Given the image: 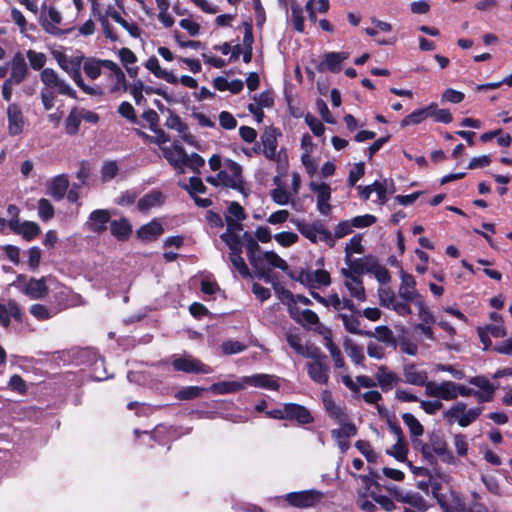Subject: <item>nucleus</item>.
Returning <instances> with one entry per match:
<instances>
[{
  "label": "nucleus",
  "instance_id": "nucleus-50",
  "mask_svg": "<svg viewBox=\"0 0 512 512\" xmlns=\"http://www.w3.org/2000/svg\"><path fill=\"white\" fill-rule=\"evenodd\" d=\"M40 233H41L40 226L36 222H33V221L22 222V229L20 231V235H22L24 240L32 241Z\"/></svg>",
  "mask_w": 512,
  "mask_h": 512
},
{
  "label": "nucleus",
  "instance_id": "nucleus-37",
  "mask_svg": "<svg viewBox=\"0 0 512 512\" xmlns=\"http://www.w3.org/2000/svg\"><path fill=\"white\" fill-rule=\"evenodd\" d=\"M229 260L235 270L238 271L243 278L247 279L252 277L250 270L242 257V251L230 252Z\"/></svg>",
  "mask_w": 512,
  "mask_h": 512
},
{
  "label": "nucleus",
  "instance_id": "nucleus-33",
  "mask_svg": "<svg viewBox=\"0 0 512 512\" xmlns=\"http://www.w3.org/2000/svg\"><path fill=\"white\" fill-rule=\"evenodd\" d=\"M433 107L434 106L428 105L427 107L419 108V109L414 110L412 113H410L409 115L405 116L401 120L400 126L401 127H406V126H409V125H416V124H419V123L423 122L425 119L430 117L431 109Z\"/></svg>",
  "mask_w": 512,
  "mask_h": 512
},
{
  "label": "nucleus",
  "instance_id": "nucleus-10",
  "mask_svg": "<svg viewBox=\"0 0 512 512\" xmlns=\"http://www.w3.org/2000/svg\"><path fill=\"white\" fill-rule=\"evenodd\" d=\"M339 429L331 430V437L337 442L342 452H346L350 447L349 439L357 434L356 425L349 420L338 423Z\"/></svg>",
  "mask_w": 512,
  "mask_h": 512
},
{
  "label": "nucleus",
  "instance_id": "nucleus-59",
  "mask_svg": "<svg viewBox=\"0 0 512 512\" xmlns=\"http://www.w3.org/2000/svg\"><path fill=\"white\" fill-rule=\"evenodd\" d=\"M40 79L45 89L52 90L53 86L60 80L56 71L52 68H45L40 73Z\"/></svg>",
  "mask_w": 512,
  "mask_h": 512
},
{
  "label": "nucleus",
  "instance_id": "nucleus-58",
  "mask_svg": "<svg viewBox=\"0 0 512 512\" xmlns=\"http://www.w3.org/2000/svg\"><path fill=\"white\" fill-rule=\"evenodd\" d=\"M430 106H434L431 109L430 117H433L435 122L445 124L452 122L453 117L448 109H438V105L436 103H431Z\"/></svg>",
  "mask_w": 512,
  "mask_h": 512
},
{
  "label": "nucleus",
  "instance_id": "nucleus-15",
  "mask_svg": "<svg viewBox=\"0 0 512 512\" xmlns=\"http://www.w3.org/2000/svg\"><path fill=\"white\" fill-rule=\"evenodd\" d=\"M11 72L7 80L15 84H21L29 75V68L22 52L18 51L14 54L10 62Z\"/></svg>",
  "mask_w": 512,
  "mask_h": 512
},
{
  "label": "nucleus",
  "instance_id": "nucleus-16",
  "mask_svg": "<svg viewBox=\"0 0 512 512\" xmlns=\"http://www.w3.org/2000/svg\"><path fill=\"white\" fill-rule=\"evenodd\" d=\"M161 150L168 163L178 170L179 173L183 172V160L186 158V150L177 142H174L172 147H162Z\"/></svg>",
  "mask_w": 512,
  "mask_h": 512
},
{
  "label": "nucleus",
  "instance_id": "nucleus-41",
  "mask_svg": "<svg viewBox=\"0 0 512 512\" xmlns=\"http://www.w3.org/2000/svg\"><path fill=\"white\" fill-rule=\"evenodd\" d=\"M261 256L263 259V265H265V263H267L268 265H270L274 268L281 269L282 271L286 272L287 274L289 273L288 272L289 267H288L286 261L284 259H282L275 251H266L263 254H261Z\"/></svg>",
  "mask_w": 512,
  "mask_h": 512
},
{
  "label": "nucleus",
  "instance_id": "nucleus-8",
  "mask_svg": "<svg viewBox=\"0 0 512 512\" xmlns=\"http://www.w3.org/2000/svg\"><path fill=\"white\" fill-rule=\"evenodd\" d=\"M429 447L432 448L434 455L448 465H456L457 459L448 447V443L441 432H433L428 436Z\"/></svg>",
  "mask_w": 512,
  "mask_h": 512
},
{
  "label": "nucleus",
  "instance_id": "nucleus-27",
  "mask_svg": "<svg viewBox=\"0 0 512 512\" xmlns=\"http://www.w3.org/2000/svg\"><path fill=\"white\" fill-rule=\"evenodd\" d=\"M403 374L405 377V382L411 385L426 387L427 383L429 382L427 372L424 370H418L416 365L413 363L404 366Z\"/></svg>",
  "mask_w": 512,
  "mask_h": 512
},
{
  "label": "nucleus",
  "instance_id": "nucleus-4",
  "mask_svg": "<svg viewBox=\"0 0 512 512\" xmlns=\"http://www.w3.org/2000/svg\"><path fill=\"white\" fill-rule=\"evenodd\" d=\"M324 494L315 489L290 492L284 496L289 506L299 509H307L317 506L323 499Z\"/></svg>",
  "mask_w": 512,
  "mask_h": 512
},
{
  "label": "nucleus",
  "instance_id": "nucleus-23",
  "mask_svg": "<svg viewBox=\"0 0 512 512\" xmlns=\"http://www.w3.org/2000/svg\"><path fill=\"white\" fill-rule=\"evenodd\" d=\"M111 235L120 242L129 240L132 235V224L126 217L111 220L109 225Z\"/></svg>",
  "mask_w": 512,
  "mask_h": 512
},
{
  "label": "nucleus",
  "instance_id": "nucleus-44",
  "mask_svg": "<svg viewBox=\"0 0 512 512\" xmlns=\"http://www.w3.org/2000/svg\"><path fill=\"white\" fill-rule=\"evenodd\" d=\"M408 451L409 449L406 440L398 439L392 448L387 450L386 453L394 457L399 462H406Z\"/></svg>",
  "mask_w": 512,
  "mask_h": 512
},
{
  "label": "nucleus",
  "instance_id": "nucleus-21",
  "mask_svg": "<svg viewBox=\"0 0 512 512\" xmlns=\"http://www.w3.org/2000/svg\"><path fill=\"white\" fill-rule=\"evenodd\" d=\"M164 232V228L159 219L154 218L150 222L142 225L137 231L138 239L146 242L155 241Z\"/></svg>",
  "mask_w": 512,
  "mask_h": 512
},
{
  "label": "nucleus",
  "instance_id": "nucleus-19",
  "mask_svg": "<svg viewBox=\"0 0 512 512\" xmlns=\"http://www.w3.org/2000/svg\"><path fill=\"white\" fill-rule=\"evenodd\" d=\"M307 373L311 380L317 384L326 385L329 381L330 367L327 360L318 362H307Z\"/></svg>",
  "mask_w": 512,
  "mask_h": 512
},
{
  "label": "nucleus",
  "instance_id": "nucleus-40",
  "mask_svg": "<svg viewBox=\"0 0 512 512\" xmlns=\"http://www.w3.org/2000/svg\"><path fill=\"white\" fill-rule=\"evenodd\" d=\"M377 380L382 390L386 392L390 390L392 385L397 383L400 379L394 372H386L385 366H380L377 374Z\"/></svg>",
  "mask_w": 512,
  "mask_h": 512
},
{
  "label": "nucleus",
  "instance_id": "nucleus-29",
  "mask_svg": "<svg viewBox=\"0 0 512 512\" xmlns=\"http://www.w3.org/2000/svg\"><path fill=\"white\" fill-rule=\"evenodd\" d=\"M145 67L159 79H164L170 84L178 83V78L172 72H168L160 67L159 61L155 56L148 58L145 63Z\"/></svg>",
  "mask_w": 512,
  "mask_h": 512
},
{
  "label": "nucleus",
  "instance_id": "nucleus-6",
  "mask_svg": "<svg viewBox=\"0 0 512 512\" xmlns=\"http://www.w3.org/2000/svg\"><path fill=\"white\" fill-rule=\"evenodd\" d=\"M464 402H458L445 412V417L454 418L458 425L467 427L475 422L483 411V407H474L466 410Z\"/></svg>",
  "mask_w": 512,
  "mask_h": 512
},
{
  "label": "nucleus",
  "instance_id": "nucleus-18",
  "mask_svg": "<svg viewBox=\"0 0 512 512\" xmlns=\"http://www.w3.org/2000/svg\"><path fill=\"white\" fill-rule=\"evenodd\" d=\"M62 21V16L59 13V11L55 7H50L48 9L47 15L44 16V19L42 21V26L44 30L54 36H62L66 33H68L69 29H61L58 27V25Z\"/></svg>",
  "mask_w": 512,
  "mask_h": 512
},
{
  "label": "nucleus",
  "instance_id": "nucleus-48",
  "mask_svg": "<svg viewBox=\"0 0 512 512\" xmlns=\"http://www.w3.org/2000/svg\"><path fill=\"white\" fill-rule=\"evenodd\" d=\"M26 56L33 70L42 71L43 69H45L44 66L47 61V56L43 52H37L35 50L29 49L26 52Z\"/></svg>",
  "mask_w": 512,
  "mask_h": 512
},
{
  "label": "nucleus",
  "instance_id": "nucleus-9",
  "mask_svg": "<svg viewBox=\"0 0 512 512\" xmlns=\"http://www.w3.org/2000/svg\"><path fill=\"white\" fill-rule=\"evenodd\" d=\"M24 313L20 305L14 299H8L6 303H0V326L7 329L11 319L17 323L23 322Z\"/></svg>",
  "mask_w": 512,
  "mask_h": 512
},
{
  "label": "nucleus",
  "instance_id": "nucleus-5",
  "mask_svg": "<svg viewBox=\"0 0 512 512\" xmlns=\"http://www.w3.org/2000/svg\"><path fill=\"white\" fill-rule=\"evenodd\" d=\"M248 260L255 269L258 278L263 279L266 283H272L271 270L263 265V259L260 253L258 240L254 237L245 244Z\"/></svg>",
  "mask_w": 512,
  "mask_h": 512
},
{
  "label": "nucleus",
  "instance_id": "nucleus-34",
  "mask_svg": "<svg viewBox=\"0 0 512 512\" xmlns=\"http://www.w3.org/2000/svg\"><path fill=\"white\" fill-rule=\"evenodd\" d=\"M243 389V385L236 381H222L213 383L207 391L212 392L215 395L231 394Z\"/></svg>",
  "mask_w": 512,
  "mask_h": 512
},
{
  "label": "nucleus",
  "instance_id": "nucleus-64",
  "mask_svg": "<svg viewBox=\"0 0 512 512\" xmlns=\"http://www.w3.org/2000/svg\"><path fill=\"white\" fill-rule=\"evenodd\" d=\"M183 161L184 165L188 166L196 174H199L200 168L205 165L204 158L197 153H192L191 155L186 153V158Z\"/></svg>",
  "mask_w": 512,
  "mask_h": 512
},
{
  "label": "nucleus",
  "instance_id": "nucleus-32",
  "mask_svg": "<svg viewBox=\"0 0 512 512\" xmlns=\"http://www.w3.org/2000/svg\"><path fill=\"white\" fill-rule=\"evenodd\" d=\"M70 294L71 291L67 287H62L59 291H56L52 297H51V303L54 305L55 311L54 314L67 309L70 307L71 300H70Z\"/></svg>",
  "mask_w": 512,
  "mask_h": 512
},
{
  "label": "nucleus",
  "instance_id": "nucleus-45",
  "mask_svg": "<svg viewBox=\"0 0 512 512\" xmlns=\"http://www.w3.org/2000/svg\"><path fill=\"white\" fill-rule=\"evenodd\" d=\"M304 15L302 7L297 3H292L291 5V21L293 24V28L299 32H305V24H304Z\"/></svg>",
  "mask_w": 512,
  "mask_h": 512
},
{
  "label": "nucleus",
  "instance_id": "nucleus-60",
  "mask_svg": "<svg viewBox=\"0 0 512 512\" xmlns=\"http://www.w3.org/2000/svg\"><path fill=\"white\" fill-rule=\"evenodd\" d=\"M221 349L223 354L232 355L245 351L247 345L237 340H227L222 343Z\"/></svg>",
  "mask_w": 512,
  "mask_h": 512
},
{
  "label": "nucleus",
  "instance_id": "nucleus-13",
  "mask_svg": "<svg viewBox=\"0 0 512 512\" xmlns=\"http://www.w3.org/2000/svg\"><path fill=\"white\" fill-rule=\"evenodd\" d=\"M8 133L10 136L20 135L25 126V118L20 106L11 103L7 107Z\"/></svg>",
  "mask_w": 512,
  "mask_h": 512
},
{
  "label": "nucleus",
  "instance_id": "nucleus-56",
  "mask_svg": "<svg viewBox=\"0 0 512 512\" xmlns=\"http://www.w3.org/2000/svg\"><path fill=\"white\" fill-rule=\"evenodd\" d=\"M38 214L43 221H48L54 217L55 210L48 199L41 198L38 201Z\"/></svg>",
  "mask_w": 512,
  "mask_h": 512
},
{
  "label": "nucleus",
  "instance_id": "nucleus-55",
  "mask_svg": "<svg viewBox=\"0 0 512 512\" xmlns=\"http://www.w3.org/2000/svg\"><path fill=\"white\" fill-rule=\"evenodd\" d=\"M119 172L118 164L115 160L105 161L101 167L102 181L114 179Z\"/></svg>",
  "mask_w": 512,
  "mask_h": 512
},
{
  "label": "nucleus",
  "instance_id": "nucleus-11",
  "mask_svg": "<svg viewBox=\"0 0 512 512\" xmlns=\"http://www.w3.org/2000/svg\"><path fill=\"white\" fill-rule=\"evenodd\" d=\"M284 412L286 421L296 422L298 425H307L314 422V417L310 410L297 403H285Z\"/></svg>",
  "mask_w": 512,
  "mask_h": 512
},
{
  "label": "nucleus",
  "instance_id": "nucleus-53",
  "mask_svg": "<svg viewBox=\"0 0 512 512\" xmlns=\"http://www.w3.org/2000/svg\"><path fill=\"white\" fill-rule=\"evenodd\" d=\"M169 116L166 119L165 125L169 129L176 130L178 133H184L188 130V126L184 123L179 115L174 113L172 110L167 109Z\"/></svg>",
  "mask_w": 512,
  "mask_h": 512
},
{
  "label": "nucleus",
  "instance_id": "nucleus-36",
  "mask_svg": "<svg viewBox=\"0 0 512 512\" xmlns=\"http://www.w3.org/2000/svg\"><path fill=\"white\" fill-rule=\"evenodd\" d=\"M344 350L346 354L351 358V360L356 364L360 365L363 363L365 356L363 352V348L356 344L350 338H345L343 342Z\"/></svg>",
  "mask_w": 512,
  "mask_h": 512
},
{
  "label": "nucleus",
  "instance_id": "nucleus-63",
  "mask_svg": "<svg viewBox=\"0 0 512 512\" xmlns=\"http://www.w3.org/2000/svg\"><path fill=\"white\" fill-rule=\"evenodd\" d=\"M139 196V192L136 189H128L123 191L118 198L115 199V203L118 206H130L135 203Z\"/></svg>",
  "mask_w": 512,
  "mask_h": 512
},
{
  "label": "nucleus",
  "instance_id": "nucleus-47",
  "mask_svg": "<svg viewBox=\"0 0 512 512\" xmlns=\"http://www.w3.org/2000/svg\"><path fill=\"white\" fill-rule=\"evenodd\" d=\"M309 188L311 191H313L317 194V201L329 202V200L331 198L332 190H331V187L327 183H325V182L316 183L314 181H311L309 183Z\"/></svg>",
  "mask_w": 512,
  "mask_h": 512
},
{
  "label": "nucleus",
  "instance_id": "nucleus-52",
  "mask_svg": "<svg viewBox=\"0 0 512 512\" xmlns=\"http://www.w3.org/2000/svg\"><path fill=\"white\" fill-rule=\"evenodd\" d=\"M222 241L229 247L230 252L242 251L243 242L238 233L225 232L221 236Z\"/></svg>",
  "mask_w": 512,
  "mask_h": 512
},
{
  "label": "nucleus",
  "instance_id": "nucleus-20",
  "mask_svg": "<svg viewBox=\"0 0 512 512\" xmlns=\"http://www.w3.org/2000/svg\"><path fill=\"white\" fill-rule=\"evenodd\" d=\"M401 284L399 287V296L405 300L414 302L420 295L416 291V280L413 275L406 273L403 269L400 271Z\"/></svg>",
  "mask_w": 512,
  "mask_h": 512
},
{
  "label": "nucleus",
  "instance_id": "nucleus-25",
  "mask_svg": "<svg viewBox=\"0 0 512 512\" xmlns=\"http://www.w3.org/2000/svg\"><path fill=\"white\" fill-rule=\"evenodd\" d=\"M378 258L374 255H365L362 258L350 259L346 264L354 274L363 275L364 273H372Z\"/></svg>",
  "mask_w": 512,
  "mask_h": 512
},
{
  "label": "nucleus",
  "instance_id": "nucleus-38",
  "mask_svg": "<svg viewBox=\"0 0 512 512\" xmlns=\"http://www.w3.org/2000/svg\"><path fill=\"white\" fill-rule=\"evenodd\" d=\"M249 383L255 387H261L270 390H278L279 384L272 376L267 374H257L249 379Z\"/></svg>",
  "mask_w": 512,
  "mask_h": 512
},
{
  "label": "nucleus",
  "instance_id": "nucleus-28",
  "mask_svg": "<svg viewBox=\"0 0 512 512\" xmlns=\"http://www.w3.org/2000/svg\"><path fill=\"white\" fill-rule=\"evenodd\" d=\"M164 204V195L159 190H152L141 197L137 202V209L140 212H147L151 208L160 207Z\"/></svg>",
  "mask_w": 512,
  "mask_h": 512
},
{
  "label": "nucleus",
  "instance_id": "nucleus-46",
  "mask_svg": "<svg viewBox=\"0 0 512 512\" xmlns=\"http://www.w3.org/2000/svg\"><path fill=\"white\" fill-rule=\"evenodd\" d=\"M400 502L409 504L420 511H425L427 508L425 499L421 494L417 492L404 493L403 497L400 499Z\"/></svg>",
  "mask_w": 512,
  "mask_h": 512
},
{
  "label": "nucleus",
  "instance_id": "nucleus-17",
  "mask_svg": "<svg viewBox=\"0 0 512 512\" xmlns=\"http://www.w3.org/2000/svg\"><path fill=\"white\" fill-rule=\"evenodd\" d=\"M347 52H328L324 54V60L317 65V70L323 72L328 70L332 73L341 71V64L348 58Z\"/></svg>",
  "mask_w": 512,
  "mask_h": 512
},
{
  "label": "nucleus",
  "instance_id": "nucleus-7",
  "mask_svg": "<svg viewBox=\"0 0 512 512\" xmlns=\"http://www.w3.org/2000/svg\"><path fill=\"white\" fill-rule=\"evenodd\" d=\"M172 366L175 371L187 374H210L212 372L209 365L192 356L175 357L172 360Z\"/></svg>",
  "mask_w": 512,
  "mask_h": 512
},
{
  "label": "nucleus",
  "instance_id": "nucleus-35",
  "mask_svg": "<svg viewBox=\"0 0 512 512\" xmlns=\"http://www.w3.org/2000/svg\"><path fill=\"white\" fill-rule=\"evenodd\" d=\"M81 122L78 107H73L64 122L65 133L69 136H76L79 133Z\"/></svg>",
  "mask_w": 512,
  "mask_h": 512
},
{
  "label": "nucleus",
  "instance_id": "nucleus-51",
  "mask_svg": "<svg viewBox=\"0 0 512 512\" xmlns=\"http://www.w3.org/2000/svg\"><path fill=\"white\" fill-rule=\"evenodd\" d=\"M191 197L196 196V193L204 194L207 191V187L204 185L201 178L192 176L189 178V184L182 186Z\"/></svg>",
  "mask_w": 512,
  "mask_h": 512
},
{
  "label": "nucleus",
  "instance_id": "nucleus-61",
  "mask_svg": "<svg viewBox=\"0 0 512 512\" xmlns=\"http://www.w3.org/2000/svg\"><path fill=\"white\" fill-rule=\"evenodd\" d=\"M117 112L132 124H137L138 119L132 104L128 101H123L119 106Z\"/></svg>",
  "mask_w": 512,
  "mask_h": 512
},
{
  "label": "nucleus",
  "instance_id": "nucleus-24",
  "mask_svg": "<svg viewBox=\"0 0 512 512\" xmlns=\"http://www.w3.org/2000/svg\"><path fill=\"white\" fill-rule=\"evenodd\" d=\"M277 136H281L279 128L269 127L261 135L263 154L267 159H273L277 149Z\"/></svg>",
  "mask_w": 512,
  "mask_h": 512
},
{
  "label": "nucleus",
  "instance_id": "nucleus-2",
  "mask_svg": "<svg viewBox=\"0 0 512 512\" xmlns=\"http://www.w3.org/2000/svg\"><path fill=\"white\" fill-rule=\"evenodd\" d=\"M468 383L478 387L481 392L455 383L456 397L458 395L463 397L474 396L477 398L479 403L490 402L493 400L496 387L488 380V378L482 375L474 376L468 379Z\"/></svg>",
  "mask_w": 512,
  "mask_h": 512
},
{
  "label": "nucleus",
  "instance_id": "nucleus-22",
  "mask_svg": "<svg viewBox=\"0 0 512 512\" xmlns=\"http://www.w3.org/2000/svg\"><path fill=\"white\" fill-rule=\"evenodd\" d=\"M322 402L327 414L336 423L349 420V415L346 413L345 409L336 404L330 392L324 391Z\"/></svg>",
  "mask_w": 512,
  "mask_h": 512
},
{
  "label": "nucleus",
  "instance_id": "nucleus-42",
  "mask_svg": "<svg viewBox=\"0 0 512 512\" xmlns=\"http://www.w3.org/2000/svg\"><path fill=\"white\" fill-rule=\"evenodd\" d=\"M204 391H207V388L199 386H187L178 390L175 394V397L180 401L193 400L200 397Z\"/></svg>",
  "mask_w": 512,
  "mask_h": 512
},
{
  "label": "nucleus",
  "instance_id": "nucleus-43",
  "mask_svg": "<svg viewBox=\"0 0 512 512\" xmlns=\"http://www.w3.org/2000/svg\"><path fill=\"white\" fill-rule=\"evenodd\" d=\"M345 286L352 297L356 298L360 302L366 300L365 288L361 277H353V282L345 281Z\"/></svg>",
  "mask_w": 512,
  "mask_h": 512
},
{
  "label": "nucleus",
  "instance_id": "nucleus-57",
  "mask_svg": "<svg viewBox=\"0 0 512 512\" xmlns=\"http://www.w3.org/2000/svg\"><path fill=\"white\" fill-rule=\"evenodd\" d=\"M271 160L277 163V170L279 175H285L289 168V160L286 149L281 148L278 152L276 151L275 157Z\"/></svg>",
  "mask_w": 512,
  "mask_h": 512
},
{
  "label": "nucleus",
  "instance_id": "nucleus-49",
  "mask_svg": "<svg viewBox=\"0 0 512 512\" xmlns=\"http://www.w3.org/2000/svg\"><path fill=\"white\" fill-rule=\"evenodd\" d=\"M364 248L362 246V235L356 234L354 235L350 241L345 246V262L352 259V253H363Z\"/></svg>",
  "mask_w": 512,
  "mask_h": 512
},
{
  "label": "nucleus",
  "instance_id": "nucleus-62",
  "mask_svg": "<svg viewBox=\"0 0 512 512\" xmlns=\"http://www.w3.org/2000/svg\"><path fill=\"white\" fill-rule=\"evenodd\" d=\"M299 232L309 239L312 243H317V234L319 232V224L299 223L297 225Z\"/></svg>",
  "mask_w": 512,
  "mask_h": 512
},
{
  "label": "nucleus",
  "instance_id": "nucleus-31",
  "mask_svg": "<svg viewBox=\"0 0 512 512\" xmlns=\"http://www.w3.org/2000/svg\"><path fill=\"white\" fill-rule=\"evenodd\" d=\"M345 330L351 334L359 335V336H367L373 337L374 333L370 330H362L360 329V321L357 317L348 316L347 314L339 315Z\"/></svg>",
  "mask_w": 512,
  "mask_h": 512
},
{
  "label": "nucleus",
  "instance_id": "nucleus-3",
  "mask_svg": "<svg viewBox=\"0 0 512 512\" xmlns=\"http://www.w3.org/2000/svg\"><path fill=\"white\" fill-rule=\"evenodd\" d=\"M288 276L292 280L304 285L309 290L318 289L322 286L327 287L331 284L330 273L324 269H317L314 272H311L307 269L301 268L298 275L288 273Z\"/></svg>",
  "mask_w": 512,
  "mask_h": 512
},
{
  "label": "nucleus",
  "instance_id": "nucleus-54",
  "mask_svg": "<svg viewBox=\"0 0 512 512\" xmlns=\"http://www.w3.org/2000/svg\"><path fill=\"white\" fill-rule=\"evenodd\" d=\"M375 332L376 335L374 334L373 337H376L378 341H381L387 345H396V339L393 335L392 330L388 326H377Z\"/></svg>",
  "mask_w": 512,
  "mask_h": 512
},
{
  "label": "nucleus",
  "instance_id": "nucleus-14",
  "mask_svg": "<svg viewBox=\"0 0 512 512\" xmlns=\"http://www.w3.org/2000/svg\"><path fill=\"white\" fill-rule=\"evenodd\" d=\"M426 394L430 397H435L443 400L456 399L455 382L444 381L440 384L428 382L426 385Z\"/></svg>",
  "mask_w": 512,
  "mask_h": 512
},
{
  "label": "nucleus",
  "instance_id": "nucleus-30",
  "mask_svg": "<svg viewBox=\"0 0 512 512\" xmlns=\"http://www.w3.org/2000/svg\"><path fill=\"white\" fill-rule=\"evenodd\" d=\"M69 187V181L66 175L61 174L54 177L49 185V194L55 200H61L64 198L67 189Z\"/></svg>",
  "mask_w": 512,
  "mask_h": 512
},
{
  "label": "nucleus",
  "instance_id": "nucleus-1",
  "mask_svg": "<svg viewBox=\"0 0 512 512\" xmlns=\"http://www.w3.org/2000/svg\"><path fill=\"white\" fill-rule=\"evenodd\" d=\"M226 166L232 175H229L225 170H220L216 176H207L205 179L206 182L215 187L223 185L227 188L237 190L244 196H247V191L242 178L241 165L234 160L227 159Z\"/></svg>",
  "mask_w": 512,
  "mask_h": 512
},
{
  "label": "nucleus",
  "instance_id": "nucleus-39",
  "mask_svg": "<svg viewBox=\"0 0 512 512\" xmlns=\"http://www.w3.org/2000/svg\"><path fill=\"white\" fill-rule=\"evenodd\" d=\"M402 420L404 424L408 427L410 436L412 437H420L424 434V427L419 422V420L411 413H403Z\"/></svg>",
  "mask_w": 512,
  "mask_h": 512
},
{
  "label": "nucleus",
  "instance_id": "nucleus-26",
  "mask_svg": "<svg viewBox=\"0 0 512 512\" xmlns=\"http://www.w3.org/2000/svg\"><path fill=\"white\" fill-rule=\"evenodd\" d=\"M24 293L31 299H43L49 293V288L46 285L45 278L36 279L31 277L24 288Z\"/></svg>",
  "mask_w": 512,
  "mask_h": 512
},
{
  "label": "nucleus",
  "instance_id": "nucleus-12",
  "mask_svg": "<svg viewBox=\"0 0 512 512\" xmlns=\"http://www.w3.org/2000/svg\"><path fill=\"white\" fill-rule=\"evenodd\" d=\"M110 218L109 210L96 209L89 214L85 225L89 231L100 235L107 230V224L111 222Z\"/></svg>",
  "mask_w": 512,
  "mask_h": 512
}]
</instances>
